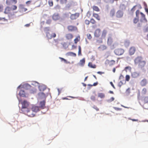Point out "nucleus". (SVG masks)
<instances>
[{
  "instance_id": "2f4dec72",
  "label": "nucleus",
  "mask_w": 148,
  "mask_h": 148,
  "mask_svg": "<svg viewBox=\"0 0 148 148\" xmlns=\"http://www.w3.org/2000/svg\"><path fill=\"white\" fill-rule=\"evenodd\" d=\"M143 101L145 103L148 102V96L145 97L143 99Z\"/></svg>"
},
{
  "instance_id": "de8ad7c7",
  "label": "nucleus",
  "mask_w": 148,
  "mask_h": 148,
  "mask_svg": "<svg viewBox=\"0 0 148 148\" xmlns=\"http://www.w3.org/2000/svg\"><path fill=\"white\" fill-rule=\"evenodd\" d=\"M138 21V18H135L133 20V22L134 23H137Z\"/></svg>"
},
{
  "instance_id": "5701e85b",
  "label": "nucleus",
  "mask_w": 148,
  "mask_h": 148,
  "mask_svg": "<svg viewBox=\"0 0 148 148\" xmlns=\"http://www.w3.org/2000/svg\"><path fill=\"white\" fill-rule=\"evenodd\" d=\"M19 95L20 96L25 97V93L24 90H21L19 93Z\"/></svg>"
},
{
  "instance_id": "4c0bfd02",
  "label": "nucleus",
  "mask_w": 148,
  "mask_h": 148,
  "mask_svg": "<svg viewBox=\"0 0 148 148\" xmlns=\"http://www.w3.org/2000/svg\"><path fill=\"white\" fill-rule=\"evenodd\" d=\"M100 48H101L102 50H104L106 49L107 47L106 46L102 45L100 47Z\"/></svg>"
},
{
  "instance_id": "dca6fc26",
  "label": "nucleus",
  "mask_w": 148,
  "mask_h": 148,
  "mask_svg": "<svg viewBox=\"0 0 148 148\" xmlns=\"http://www.w3.org/2000/svg\"><path fill=\"white\" fill-rule=\"evenodd\" d=\"M40 107L35 106H33L32 108V109L34 112H37L40 110Z\"/></svg>"
},
{
  "instance_id": "69168bd1",
  "label": "nucleus",
  "mask_w": 148,
  "mask_h": 148,
  "mask_svg": "<svg viewBox=\"0 0 148 148\" xmlns=\"http://www.w3.org/2000/svg\"><path fill=\"white\" fill-rule=\"evenodd\" d=\"M135 7H136V6H134V7L131 9V11H132L133 12L134 11H135V10L134 9V8H135Z\"/></svg>"
},
{
  "instance_id": "a18cd8bd",
  "label": "nucleus",
  "mask_w": 148,
  "mask_h": 148,
  "mask_svg": "<svg viewBox=\"0 0 148 148\" xmlns=\"http://www.w3.org/2000/svg\"><path fill=\"white\" fill-rule=\"evenodd\" d=\"M130 79V76L128 75H127L125 77V80L127 81H128Z\"/></svg>"
},
{
  "instance_id": "49530a36",
  "label": "nucleus",
  "mask_w": 148,
  "mask_h": 148,
  "mask_svg": "<svg viewBox=\"0 0 148 148\" xmlns=\"http://www.w3.org/2000/svg\"><path fill=\"white\" fill-rule=\"evenodd\" d=\"M84 22L85 24L87 25H88L90 23V21L88 20H85Z\"/></svg>"
},
{
  "instance_id": "5fc2aeb1",
  "label": "nucleus",
  "mask_w": 148,
  "mask_h": 148,
  "mask_svg": "<svg viewBox=\"0 0 148 148\" xmlns=\"http://www.w3.org/2000/svg\"><path fill=\"white\" fill-rule=\"evenodd\" d=\"M145 11L147 12V13L148 14V9L147 7V6L146 4L145 5Z\"/></svg>"
},
{
  "instance_id": "052dcab7",
  "label": "nucleus",
  "mask_w": 148,
  "mask_h": 148,
  "mask_svg": "<svg viewBox=\"0 0 148 148\" xmlns=\"http://www.w3.org/2000/svg\"><path fill=\"white\" fill-rule=\"evenodd\" d=\"M136 16H137L139 14V11L138 10H137L136 11Z\"/></svg>"
},
{
  "instance_id": "7ed1b4c3",
  "label": "nucleus",
  "mask_w": 148,
  "mask_h": 148,
  "mask_svg": "<svg viewBox=\"0 0 148 148\" xmlns=\"http://www.w3.org/2000/svg\"><path fill=\"white\" fill-rule=\"evenodd\" d=\"M21 104L22 107L21 110L23 113L28 109V107L29 106V103L26 101H24L22 102Z\"/></svg>"
},
{
  "instance_id": "0e129e2a",
  "label": "nucleus",
  "mask_w": 148,
  "mask_h": 148,
  "mask_svg": "<svg viewBox=\"0 0 148 148\" xmlns=\"http://www.w3.org/2000/svg\"><path fill=\"white\" fill-rule=\"evenodd\" d=\"M122 84V82H120L119 84H118V86H119L120 87H121V85Z\"/></svg>"
},
{
  "instance_id": "e2e57ef3",
  "label": "nucleus",
  "mask_w": 148,
  "mask_h": 148,
  "mask_svg": "<svg viewBox=\"0 0 148 148\" xmlns=\"http://www.w3.org/2000/svg\"><path fill=\"white\" fill-rule=\"evenodd\" d=\"M31 1H27L26 3V4L27 5H28V4H30V3H31Z\"/></svg>"
},
{
  "instance_id": "c9c22d12",
  "label": "nucleus",
  "mask_w": 148,
  "mask_h": 148,
  "mask_svg": "<svg viewBox=\"0 0 148 148\" xmlns=\"http://www.w3.org/2000/svg\"><path fill=\"white\" fill-rule=\"evenodd\" d=\"M115 13V11L114 10H111L110 11V14L111 16H113L114 15Z\"/></svg>"
},
{
  "instance_id": "1a4fd4ad",
  "label": "nucleus",
  "mask_w": 148,
  "mask_h": 148,
  "mask_svg": "<svg viewBox=\"0 0 148 148\" xmlns=\"http://www.w3.org/2000/svg\"><path fill=\"white\" fill-rule=\"evenodd\" d=\"M65 37L66 40L71 41L73 37V36L71 33H68L66 34Z\"/></svg>"
},
{
  "instance_id": "f8f14e48",
  "label": "nucleus",
  "mask_w": 148,
  "mask_h": 148,
  "mask_svg": "<svg viewBox=\"0 0 148 148\" xmlns=\"http://www.w3.org/2000/svg\"><path fill=\"white\" fill-rule=\"evenodd\" d=\"M140 75V73L137 71H135L131 74V76L134 78H136Z\"/></svg>"
},
{
  "instance_id": "bf43d9fd",
  "label": "nucleus",
  "mask_w": 148,
  "mask_h": 148,
  "mask_svg": "<svg viewBox=\"0 0 148 148\" xmlns=\"http://www.w3.org/2000/svg\"><path fill=\"white\" fill-rule=\"evenodd\" d=\"M140 14L141 15L142 17L143 18H145V15L143 13L140 12Z\"/></svg>"
},
{
  "instance_id": "f3484780",
  "label": "nucleus",
  "mask_w": 148,
  "mask_h": 148,
  "mask_svg": "<svg viewBox=\"0 0 148 148\" xmlns=\"http://www.w3.org/2000/svg\"><path fill=\"white\" fill-rule=\"evenodd\" d=\"M147 83V81L146 79H143L140 82V85L142 86H145Z\"/></svg>"
},
{
  "instance_id": "338daca9",
  "label": "nucleus",
  "mask_w": 148,
  "mask_h": 148,
  "mask_svg": "<svg viewBox=\"0 0 148 148\" xmlns=\"http://www.w3.org/2000/svg\"><path fill=\"white\" fill-rule=\"evenodd\" d=\"M30 24L29 23V24H26L25 25V26L26 27H29L30 26Z\"/></svg>"
},
{
  "instance_id": "603ef678",
  "label": "nucleus",
  "mask_w": 148,
  "mask_h": 148,
  "mask_svg": "<svg viewBox=\"0 0 148 148\" xmlns=\"http://www.w3.org/2000/svg\"><path fill=\"white\" fill-rule=\"evenodd\" d=\"M114 108L116 110L119 111V110H122V109L119 108H118L116 107H114Z\"/></svg>"
},
{
  "instance_id": "6ab92c4d",
  "label": "nucleus",
  "mask_w": 148,
  "mask_h": 148,
  "mask_svg": "<svg viewBox=\"0 0 148 148\" xmlns=\"http://www.w3.org/2000/svg\"><path fill=\"white\" fill-rule=\"evenodd\" d=\"M92 16L98 21H100L101 20L100 16L98 14L93 13Z\"/></svg>"
},
{
  "instance_id": "473e14b6",
  "label": "nucleus",
  "mask_w": 148,
  "mask_h": 148,
  "mask_svg": "<svg viewBox=\"0 0 148 148\" xmlns=\"http://www.w3.org/2000/svg\"><path fill=\"white\" fill-rule=\"evenodd\" d=\"M61 60V61H64L65 63L66 64L70 63V62L68 61H67L66 60L64 59L63 58L59 57V58Z\"/></svg>"
},
{
  "instance_id": "09e8293b",
  "label": "nucleus",
  "mask_w": 148,
  "mask_h": 148,
  "mask_svg": "<svg viewBox=\"0 0 148 148\" xmlns=\"http://www.w3.org/2000/svg\"><path fill=\"white\" fill-rule=\"evenodd\" d=\"M87 36L88 38V39H90L92 38L91 34H87Z\"/></svg>"
},
{
  "instance_id": "ea45409f",
  "label": "nucleus",
  "mask_w": 148,
  "mask_h": 148,
  "mask_svg": "<svg viewBox=\"0 0 148 148\" xmlns=\"http://www.w3.org/2000/svg\"><path fill=\"white\" fill-rule=\"evenodd\" d=\"M48 3L50 6H52L53 5V2L52 0H49L48 1Z\"/></svg>"
},
{
  "instance_id": "c03bdc74",
  "label": "nucleus",
  "mask_w": 148,
  "mask_h": 148,
  "mask_svg": "<svg viewBox=\"0 0 148 148\" xmlns=\"http://www.w3.org/2000/svg\"><path fill=\"white\" fill-rule=\"evenodd\" d=\"M142 93L144 94H146L147 92V89L145 88H144L142 90Z\"/></svg>"
},
{
  "instance_id": "c85d7f7f",
  "label": "nucleus",
  "mask_w": 148,
  "mask_h": 148,
  "mask_svg": "<svg viewBox=\"0 0 148 148\" xmlns=\"http://www.w3.org/2000/svg\"><path fill=\"white\" fill-rule=\"evenodd\" d=\"M105 97L104 93H99L98 94V97L101 98H104Z\"/></svg>"
},
{
  "instance_id": "f257e3e1",
  "label": "nucleus",
  "mask_w": 148,
  "mask_h": 148,
  "mask_svg": "<svg viewBox=\"0 0 148 148\" xmlns=\"http://www.w3.org/2000/svg\"><path fill=\"white\" fill-rule=\"evenodd\" d=\"M135 64L138 65L139 68L143 69L146 65V62L143 60V57L141 56H138L134 59Z\"/></svg>"
},
{
  "instance_id": "bb28decb",
  "label": "nucleus",
  "mask_w": 148,
  "mask_h": 148,
  "mask_svg": "<svg viewBox=\"0 0 148 148\" xmlns=\"http://www.w3.org/2000/svg\"><path fill=\"white\" fill-rule=\"evenodd\" d=\"M80 38L79 36H77L75 38L74 40V43L76 44L77 42L79 41L80 40Z\"/></svg>"
},
{
  "instance_id": "20e7f679",
  "label": "nucleus",
  "mask_w": 148,
  "mask_h": 148,
  "mask_svg": "<svg viewBox=\"0 0 148 148\" xmlns=\"http://www.w3.org/2000/svg\"><path fill=\"white\" fill-rule=\"evenodd\" d=\"M124 49L121 48H118L114 50L115 54L117 56H120L123 55L124 53Z\"/></svg>"
},
{
  "instance_id": "f704fd0d",
  "label": "nucleus",
  "mask_w": 148,
  "mask_h": 148,
  "mask_svg": "<svg viewBox=\"0 0 148 148\" xmlns=\"http://www.w3.org/2000/svg\"><path fill=\"white\" fill-rule=\"evenodd\" d=\"M90 22L93 24H95L96 23V21L93 18L90 19Z\"/></svg>"
},
{
  "instance_id": "7c9ffc66",
  "label": "nucleus",
  "mask_w": 148,
  "mask_h": 148,
  "mask_svg": "<svg viewBox=\"0 0 148 148\" xmlns=\"http://www.w3.org/2000/svg\"><path fill=\"white\" fill-rule=\"evenodd\" d=\"M96 94H95L94 95H92L90 97V99L91 100L93 101H95V100L96 97Z\"/></svg>"
},
{
  "instance_id": "58836bf2",
  "label": "nucleus",
  "mask_w": 148,
  "mask_h": 148,
  "mask_svg": "<svg viewBox=\"0 0 148 148\" xmlns=\"http://www.w3.org/2000/svg\"><path fill=\"white\" fill-rule=\"evenodd\" d=\"M50 30V27H45L44 28V31L46 32H48Z\"/></svg>"
},
{
  "instance_id": "9d476101",
  "label": "nucleus",
  "mask_w": 148,
  "mask_h": 148,
  "mask_svg": "<svg viewBox=\"0 0 148 148\" xmlns=\"http://www.w3.org/2000/svg\"><path fill=\"white\" fill-rule=\"evenodd\" d=\"M101 33V29H97L95 32L94 36L96 37H98L100 36Z\"/></svg>"
},
{
  "instance_id": "4be33fe9",
  "label": "nucleus",
  "mask_w": 148,
  "mask_h": 148,
  "mask_svg": "<svg viewBox=\"0 0 148 148\" xmlns=\"http://www.w3.org/2000/svg\"><path fill=\"white\" fill-rule=\"evenodd\" d=\"M107 31L106 29H104L102 31V33L101 34V38H105L107 34Z\"/></svg>"
},
{
  "instance_id": "a211bd4d",
  "label": "nucleus",
  "mask_w": 148,
  "mask_h": 148,
  "mask_svg": "<svg viewBox=\"0 0 148 148\" xmlns=\"http://www.w3.org/2000/svg\"><path fill=\"white\" fill-rule=\"evenodd\" d=\"M113 39L111 37H109L108 39V45L109 46L112 45L113 44Z\"/></svg>"
},
{
  "instance_id": "f03ea898",
  "label": "nucleus",
  "mask_w": 148,
  "mask_h": 148,
  "mask_svg": "<svg viewBox=\"0 0 148 148\" xmlns=\"http://www.w3.org/2000/svg\"><path fill=\"white\" fill-rule=\"evenodd\" d=\"M38 89L40 92L38 93V95L40 97L45 98L46 95L47 94V93L43 92L45 90H46V87L44 85H40L39 86Z\"/></svg>"
},
{
  "instance_id": "393cba45",
  "label": "nucleus",
  "mask_w": 148,
  "mask_h": 148,
  "mask_svg": "<svg viewBox=\"0 0 148 148\" xmlns=\"http://www.w3.org/2000/svg\"><path fill=\"white\" fill-rule=\"evenodd\" d=\"M85 63V59L83 58L80 60L79 62V65L81 66H84Z\"/></svg>"
},
{
  "instance_id": "cd10ccee",
  "label": "nucleus",
  "mask_w": 148,
  "mask_h": 148,
  "mask_svg": "<svg viewBox=\"0 0 148 148\" xmlns=\"http://www.w3.org/2000/svg\"><path fill=\"white\" fill-rule=\"evenodd\" d=\"M92 8L96 12H99L100 11L99 9L97 6H93L92 7Z\"/></svg>"
},
{
  "instance_id": "6e6552de",
  "label": "nucleus",
  "mask_w": 148,
  "mask_h": 148,
  "mask_svg": "<svg viewBox=\"0 0 148 148\" xmlns=\"http://www.w3.org/2000/svg\"><path fill=\"white\" fill-rule=\"evenodd\" d=\"M12 10V8H11L9 7H7L5 8L4 13L5 14H9L8 16L9 17H10L12 15L10 14V12Z\"/></svg>"
},
{
  "instance_id": "37998d69",
  "label": "nucleus",
  "mask_w": 148,
  "mask_h": 148,
  "mask_svg": "<svg viewBox=\"0 0 148 148\" xmlns=\"http://www.w3.org/2000/svg\"><path fill=\"white\" fill-rule=\"evenodd\" d=\"M114 98L113 97H112L110 99H109L107 100V101L109 102H110L112 101H113L114 100Z\"/></svg>"
},
{
  "instance_id": "a19ab883",
  "label": "nucleus",
  "mask_w": 148,
  "mask_h": 148,
  "mask_svg": "<svg viewBox=\"0 0 148 148\" xmlns=\"http://www.w3.org/2000/svg\"><path fill=\"white\" fill-rule=\"evenodd\" d=\"M60 2L62 4H65L66 3L67 0H60Z\"/></svg>"
},
{
  "instance_id": "79ce46f5",
  "label": "nucleus",
  "mask_w": 148,
  "mask_h": 148,
  "mask_svg": "<svg viewBox=\"0 0 148 148\" xmlns=\"http://www.w3.org/2000/svg\"><path fill=\"white\" fill-rule=\"evenodd\" d=\"M98 84V82H96L94 83L93 85H91L90 84H88V86H97Z\"/></svg>"
},
{
  "instance_id": "a878e982",
  "label": "nucleus",
  "mask_w": 148,
  "mask_h": 148,
  "mask_svg": "<svg viewBox=\"0 0 148 148\" xmlns=\"http://www.w3.org/2000/svg\"><path fill=\"white\" fill-rule=\"evenodd\" d=\"M68 55L74 57H76V54L75 53L71 52H68L67 53Z\"/></svg>"
},
{
  "instance_id": "680f3d73",
  "label": "nucleus",
  "mask_w": 148,
  "mask_h": 148,
  "mask_svg": "<svg viewBox=\"0 0 148 148\" xmlns=\"http://www.w3.org/2000/svg\"><path fill=\"white\" fill-rule=\"evenodd\" d=\"M110 84L112 86V87H113V88L114 89H115V87L114 84H113L112 82H110Z\"/></svg>"
},
{
  "instance_id": "ddd939ff",
  "label": "nucleus",
  "mask_w": 148,
  "mask_h": 148,
  "mask_svg": "<svg viewBox=\"0 0 148 148\" xmlns=\"http://www.w3.org/2000/svg\"><path fill=\"white\" fill-rule=\"evenodd\" d=\"M67 29L69 31L71 32L73 31L77 30V28L76 27L72 25L69 26Z\"/></svg>"
},
{
  "instance_id": "8fccbe9b",
  "label": "nucleus",
  "mask_w": 148,
  "mask_h": 148,
  "mask_svg": "<svg viewBox=\"0 0 148 148\" xmlns=\"http://www.w3.org/2000/svg\"><path fill=\"white\" fill-rule=\"evenodd\" d=\"M51 19H48L46 22V23L48 24H51Z\"/></svg>"
},
{
  "instance_id": "b1692460",
  "label": "nucleus",
  "mask_w": 148,
  "mask_h": 148,
  "mask_svg": "<svg viewBox=\"0 0 148 148\" xmlns=\"http://www.w3.org/2000/svg\"><path fill=\"white\" fill-rule=\"evenodd\" d=\"M88 66L92 68L95 69L96 68L97 66L95 64H93L91 62H89L88 65Z\"/></svg>"
},
{
  "instance_id": "774afa93",
  "label": "nucleus",
  "mask_w": 148,
  "mask_h": 148,
  "mask_svg": "<svg viewBox=\"0 0 148 148\" xmlns=\"http://www.w3.org/2000/svg\"><path fill=\"white\" fill-rule=\"evenodd\" d=\"M97 73L100 74H101L102 73H102L101 71H98L97 72Z\"/></svg>"
},
{
  "instance_id": "13d9d810",
  "label": "nucleus",
  "mask_w": 148,
  "mask_h": 148,
  "mask_svg": "<svg viewBox=\"0 0 148 148\" xmlns=\"http://www.w3.org/2000/svg\"><path fill=\"white\" fill-rule=\"evenodd\" d=\"M77 48V46H75L74 45H73L72 46V49H76Z\"/></svg>"
},
{
  "instance_id": "423d86ee",
  "label": "nucleus",
  "mask_w": 148,
  "mask_h": 148,
  "mask_svg": "<svg viewBox=\"0 0 148 148\" xmlns=\"http://www.w3.org/2000/svg\"><path fill=\"white\" fill-rule=\"evenodd\" d=\"M26 86L28 88L29 92L30 93H34L36 92L37 90L35 88L29 84L27 85Z\"/></svg>"
},
{
  "instance_id": "9b49d317",
  "label": "nucleus",
  "mask_w": 148,
  "mask_h": 148,
  "mask_svg": "<svg viewBox=\"0 0 148 148\" xmlns=\"http://www.w3.org/2000/svg\"><path fill=\"white\" fill-rule=\"evenodd\" d=\"M136 49L135 47H132L130 48L129 50V53L130 55H133L135 52Z\"/></svg>"
},
{
  "instance_id": "3c124183",
  "label": "nucleus",
  "mask_w": 148,
  "mask_h": 148,
  "mask_svg": "<svg viewBox=\"0 0 148 148\" xmlns=\"http://www.w3.org/2000/svg\"><path fill=\"white\" fill-rule=\"evenodd\" d=\"M12 9L13 10H15L17 8V7L15 5H13L12 7Z\"/></svg>"
},
{
  "instance_id": "39448f33",
  "label": "nucleus",
  "mask_w": 148,
  "mask_h": 148,
  "mask_svg": "<svg viewBox=\"0 0 148 148\" xmlns=\"http://www.w3.org/2000/svg\"><path fill=\"white\" fill-rule=\"evenodd\" d=\"M23 113L30 117H33L35 115L34 112L32 109L31 110L28 109L23 112Z\"/></svg>"
},
{
  "instance_id": "2eb2a0df",
  "label": "nucleus",
  "mask_w": 148,
  "mask_h": 148,
  "mask_svg": "<svg viewBox=\"0 0 148 148\" xmlns=\"http://www.w3.org/2000/svg\"><path fill=\"white\" fill-rule=\"evenodd\" d=\"M123 15V13L121 10L118 11L116 14V16L117 18H120L122 17Z\"/></svg>"
},
{
  "instance_id": "72a5a7b5",
  "label": "nucleus",
  "mask_w": 148,
  "mask_h": 148,
  "mask_svg": "<svg viewBox=\"0 0 148 148\" xmlns=\"http://www.w3.org/2000/svg\"><path fill=\"white\" fill-rule=\"evenodd\" d=\"M78 55L79 56H81L82 53H81V48L80 46H79L78 47Z\"/></svg>"
},
{
  "instance_id": "c756f323",
  "label": "nucleus",
  "mask_w": 148,
  "mask_h": 148,
  "mask_svg": "<svg viewBox=\"0 0 148 148\" xmlns=\"http://www.w3.org/2000/svg\"><path fill=\"white\" fill-rule=\"evenodd\" d=\"M115 63V61L112 60L110 61L109 62V64L110 66H111L114 65Z\"/></svg>"
},
{
  "instance_id": "6e6d98bb",
  "label": "nucleus",
  "mask_w": 148,
  "mask_h": 148,
  "mask_svg": "<svg viewBox=\"0 0 148 148\" xmlns=\"http://www.w3.org/2000/svg\"><path fill=\"white\" fill-rule=\"evenodd\" d=\"M93 108L96 110L97 111H98L99 110V108L96 106H94L93 107Z\"/></svg>"
},
{
  "instance_id": "412c9836",
  "label": "nucleus",
  "mask_w": 148,
  "mask_h": 148,
  "mask_svg": "<svg viewBox=\"0 0 148 148\" xmlns=\"http://www.w3.org/2000/svg\"><path fill=\"white\" fill-rule=\"evenodd\" d=\"M52 18L53 20H57L59 19L60 17L58 14H54L53 15Z\"/></svg>"
},
{
  "instance_id": "e433bc0d",
  "label": "nucleus",
  "mask_w": 148,
  "mask_h": 148,
  "mask_svg": "<svg viewBox=\"0 0 148 148\" xmlns=\"http://www.w3.org/2000/svg\"><path fill=\"white\" fill-rule=\"evenodd\" d=\"M132 69L131 67L130 66H126L125 68V69L126 71H131Z\"/></svg>"
},
{
  "instance_id": "4d7b16f0",
  "label": "nucleus",
  "mask_w": 148,
  "mask_h": 148,
  "mask_svg": "<svg viewBox=\"0 0 148 148\" xmlns=\"http://www.w3.org/2000/svg\"><path fill=\"white\" fill-rule=\"evenodd\" d=\"M13 3L16 4L17 2V0H10Z\"/></svg>"
},
{
  "instance_id": "0eeeda50",
  "label": "nucleus",
  "mask_w": 148,
  "mask_h": 148,
  "mask_svg": "<svg viewBox=\"0 0 148 148\" xmlns=\"http://www.w3.org/2000/svg\"><path fill=\"white\" fill-rule=\"evenodd\" d=\"M46 36L49 39H51L52 38H55L56 36V34L55 33L51 34L49 32L46 33Z\"/></svg>"
},
{
  "instance_id": "aec40b11",
  "label": "nucleus",
  "mask_w": 148,
  "mask_h": 148,
  "mask_svg": "<svg viewBox=\"0 0 148 148\" xmlns=\"http://www.w3.org/2000/svg\"><path fill=\"white\" fill-rule=\"evenodd\" d=\"M45 101H41L40 103V106L39 107L40 108L43 109L45 108Z\"/></svg>"
},
{
  "instance_id": "4468645a",
  "label": "nucleus",
  "mask_w": 148,
  "mask_h": 148,
  "mask_svg": "<svg viewBox=\"0 0 148 148\" xmlns=\"http://www.w3.org/2000/svg\"><path fill=\"white\" fill-rule=\"evenodd\" d=\"M79 16V13H76L74 14H72L70 16V18L72 20H74L77 18Z\"/></svg>"
},
{
  "instance_id": "864d4df0",
  "label": "nucleus",
  "mask_w": 148,
  "mask_h": 148,
  "mask_svg": "<svg viewBox=\"0 0 148 148\" xmlns=\"http://www.w3.org/2000/svg\"><path fill=\"white\" fill-rule=\"evenodd\" d=\"M3 5H0V12L2 11L3 9Z\"/></svg>"
}]
</instances>
